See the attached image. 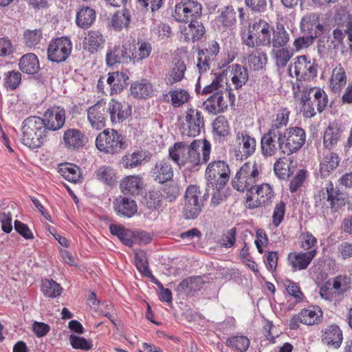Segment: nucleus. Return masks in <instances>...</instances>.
Listing matches in <instances>:
<instances>
[{
  "label": "nucleus",
  "mask_w": 352,
  "mask_h": 352,
  "mask_svg": "<svg viewBox=\"0 0 352 352\" xmlns=\"http://www.w3.org/2000/svg\"><path fill=\"white\" fill-rule=\"evenodd\" d=\"M293 55L292 50L285 47L274 48L272 50V56L278 67H286Z\"/></svg>",
  "instance_id": "obj_48"
},
{
  "label": "nucleus",
  "mask_w": 352,
  "mask_h": 352,
  "mask_svg": "<svg viewBox=\"0 0 352 352\" xmlns=\"http://www.w3.org/2000/svg\"><path fill=\"white\" fill-rule=\"evenodd\" d=\"M113 208L117 214L124 217L130 218L138 211L135 201L126 197H119L113 203Z\"/></svg>",
  "instance_id": "obj_26"
},
{
  "label": "nucleus",
  "mask_w": 352,
  "mask_h": 352,
  "mask_svg": "<svg viewBox=\"0 0 352 352\" xmlns=\"http://www.w3.org/2000/svg\"><path fill=\"white\" fill-rule=\"evenodd\" d=\"M301 112L306 118H311L316 112L322 113L327 108L329 99L326 92L320 87H305L301 90Z\"/></svg>",
  "instance_id": "obj_1"
},
{
  "label": "nucleus",
  "mask_w": 352,
  "mask_h": 352,
  "mask_svg": "<svg viewBox=\"0 0 352 352\" xmlns=\"http://www.w3.org/2000/svg\"><path fill=\"white\" fill-rule=\"evenodd\" d=\"M186 71V65L185 63L180 59L175 60L172 68L166 75V84L173 85L181 82L184 78Z\"/></svg>",
  "instance_id": "obj_38"
},
{
  "label": "nucleus",
  "mask_w": 352,
  "mask_h": 352,
  "mask_svg": "<svg viewBox=\"0 0 352 352\" xmlns=\"http://www.w3.org/2000/svg\"><path fill=\"white\" fill-rule=\"evenodd\" d=\"M201 4L192 0L176 4L173 14L177 21L184 23H196L201 19Z\"/></svg>",
  "instance_id": "obj_10"
},
{
  "label": "nucleus",
  "mask_w": 352,
  "mask_h": 352,
  "mask_svg": "<svg viewBox=\"0 0 352 352\" xmlns=\"http://www.w3.org/2000/svg\"><path fill=\"white\" fill-rule=\"evenodd\" d=\"M152 155L143 151H137L131 154L127 153L121 160V164L125 168H134L142 165L143 161H149Z\"/></svg>",
  "instance_id": "obj_33"
},
{
  "label": "nucleus",
  "mask_w": 352,
  "mask_h": 352,
  "mask_svg": "<svg viewBox=\"0 0 352 352\" xmlns=\"http://www.w3.org/2000/svg\"><path fill=\"white\" fill-rule=\"evenodd\" d=\"M294 72L297 78H314L317 76L318 64L305 56H298L294 63L293 66L290 68V72Z\"/></svg>",
  "instance_id": "obj_17"
},
{
  "label": "nucleus",
  "mask_w": 352,
  "mask_h": 352,
  "mask_svg": "<svg viewBox=\"0 0 352 352\" xmlns=\"http://www.w3.org/2000/svg\"><path fill=\"white\" fill-rule=\"evenodd\" d=\"M230 177V169L228 164L222 160L210 162L205 170L206 180V192L203 195L206 199L210 195V188H225Z\"/></svg>",
  "instance_id": "obj_3"
},
{
  "label": "nucleus",
  "mask_w": 352,
  "mask_h": 352,
  "mask_svg": "<svg viewBox=\"0 0 352 352\" xmlns=\"http://www.w3.org/2000/svg\"><path fill=\"white\" fill-rule=\"evenodd\" d=\"M152 92V85L146 80H142L140 82L137 81L131 84V94L135 98H146L151 96Z\"/></svg>",
  "instance_id": "obj_47"
},
{
  "label": "nucleus",
  "mask_w": 352,
  "mask_h": 352,
  "mask_svg": "<svg viewBox=\"0 0 352 352\" xmlns=\"http://www.w3.org/2000/svg\"><path fill=\"white\" fill-rule=\"evenodd\" d=\"M96 11L90 7H82L76 13V24L84 30L89 28L96 20Z\"/></svg>",
  "instance_id": "obj_37"
},
{
  "label": "nucleus",
  "mask_w": 352,
  "mask_h": 352,
  "mask_svg": "<svg viewBox=\"0 0 352 352\" xmlns=\"http://www.w3.org/2000/svg\"><path fill=\"white\" fill-rule=\"evenodd\" d=\"M212 126L213 133L220 138H225L230 134V124L223 116H217L214 120Z\"/></svg>",
  "instance_id": "obj_51"
},
{
  "label": "nucleus",
  "mask_w": 352,
  "mask_h": 352,
  "mask_svg": "<svg viewBox=\"0 0 352 352\" xmlns=\"http://www.w3.org/2000/svg\"><path fill=\"white\" fill-rule=\"evenodd\" d=\"M110 120L113 124H120L131 116V107L125 102L112 99L107 105Z\"/></svg>",
  "instance_id": "obj_18"
},
{
  "label": "nucleus",
  "mask_w": 352,
  "mask_h": 352,
  "mask_svg": "<svg viewBox=\"0 0 352 352\" xmlns=\"http://www.w3.org/2000/svg\"><path fill=\"white\" fill-rule=\"evenodd\" d=\"M19 67L23 73L35 75L40 69L37 56L33 53L23 55L19 60Z\"/></svg>",
  "instance_id": "obj_36"
},
{
  "label": "nucleus",
  "mask_w": 352,
  "mask_h": 352,
  "mask_svg": "<svg viewBox=\"0 0 352 352\" xmlns=\"http://www.w3.org/2000/svg\"><path fill=\"white\" fill-rule=\"evenodd\" d=\"M106 40L98 30H90L84 41V49L90 54H95L102 48Z\"/></svg>",
  "instance_id": "obj_31"
},
{
  "label": "nucleus",
  "mask_w": 352,
  "mask_h": 352,
  "mask_svg": "<svg viewBox=\"0 0 352 352\" xmlns=\"http://www.w3.org/2000/svg\"><path fill=\"white\" fill-rule=\"evenodd\" d=\"M205 120L202 112L193 107L189 108L185 115V122L182 124V135L196 137L204 129Z\"/></svg>",
  "instance_id": "obj_11"
},
{
  "label": "nucleus",
  "mask_w": 352,
  "mask_h": 352,
  "mask_svg": "<svg viewBox=\"0 0 352 352\" xmlns=\"http://www.w3.org/2000/svg\"><path fill=\"white\" fill-rule=\"evenodd\" d=\"M21 81V74L17 71H11L6 73L4 86L7 89H16Z\"/></svg>",
  "instance_id": "obj_61"
},
{
  "label": "nucleus",
  "mask_w": 352,
  "mask_h": 352,
  "mask_svg": "<svg viewBox=\"0 0 352 352\" xmlns=\"http://www.w3.org/2000/svg\"><path fill=\"white\" fill-rule=\"evenodd\" d=\"M340 157L336 153L331 152L325 155L320 165V173L322 177L329 176L339 166Z\"/></svg>",
  "instance_id": "obj_42"
},
{
  "label": "nucleus",
  "mask_w": 352,
  "mask_h": 352,
  "mask_svg": "<svg viewBox=\"0 0 352 352\" xmlns=\"http://www.w3.org/2000/svg\"><path fill=\"white\" fill-rule=\"evenodd\" d=\"M261 148L265 157L274 156L280 151L278 135L267 131L261 138Z\"/></svg>",
  "instance_id": "obj_29"
},
{
  "label": "nucleus",
  "mask_w": 352,
  "mask_h": 352,
  "mask_svg": "<svg viewBox=\"0 0 352 352\" xmlns=\"http://www.w3.org/2000/svg\"><path fill=\"white\" fill-rule=\"evenodd\" d=\"M261 168L256 163L246 162L232 179V187L239 192H245L255 187L260 178Z\"/></svg>",
  "instance_id": "obj_6"
},
{
  "label": "nucleus",
  "mask_w": 352,
  "mask_h": 352,
  "mask_svg": "<svg viewBox=\"0 0 352 352\" xmlns=\"http://www.w3.org/2000/svg\"><path fill=\"white\" fill-rule=\"evenodd\" d=\"M187 144L184 142H175L168 150L169 157L179 166L186 164Z\"/></svg>",
  "instance_id": "obj_41"
},
{
  "label": "nucleus",
  "mask_w": 352,
  "mask_h": 352,
  "mask_svg": "<svg viewBox=\"0 0 352 352\" xmlns=\"http://www.w3.org/2000/svg\"><path fill=\"white\" fill-rule=\"evenodd\" d=\"M342 130L336 122L330 123L323 133L322 143L326 149L335 148L341 139Z\"/></svg>",
  "instance_id": "obj_28"
},
{
  "label": "nucleus",
  "mask_w": 352,
  "mask_h": 352,
  "mask_svg": "<svg viewBox=\"0 0 352 352\" xmlns=\"http://www.w3.org/2000/svg\"><path fill=\"white\" fill-rule=\"evenodd\" d=\"M72 43L68 37H58L50 41L47 48V58L53 63L65 62L70 56Z\"/></svg>",
  "instance_id": "obj_12"
},
{
  "label": "nucleus",
  "mask_w": 352,
  "mask_h": 352,
  "mask_svg": "<svg viewBox=\"0 0 352 352\" xmlns=\"http://www.w3.org/2000/svg\"><path fill=\"white\" fill-rule=\"evenodd\" d=\"M41 291L45 296L56 298L60 295L62 287L53 280L45 279L42 281Z\"/></svg>",
  "instance_id": "obj_57"
},
{
  "label": "nucleus",
  "mask_w": 352,
  "mask_h": 352,
  "mask_svg": "<svg viewBox=\"0 0 352 352\" xmlns=\"http://www.w3.org/2000/svg\"><path fill=\"white\" fill-rule=\"evenodd\" d=\"M97 179L109 186H113L116 183V177L114 170L108 166L100 167L96 171Z\"/></svg>",
  "instance_id": "obj_54"
},
{
  "label": "nucleus",
  "mask_w": 352,
  "mask_h": 352,
  "mask_svg": "<svg viewBox=\"0 0 352 352\" xmlns=\"http://www.w3.org/2000/svg\"><path fill=\"white\" fill-rule=\"evenodd\" d=\"M111 234L116 236L123 244L131 247L133 244L131 232L124 226L111 224L109 227Z\"/></svg>",
  "instance_id": "obj_50"
},
{
  "label": "nucleus",
  "mask_w": 352,
  "mask_h": 352,
  "mask_svg": "<svg viewBox=\"0 0 352 352\" xmlns=\"http://www.w3.org/2000/svg\"><path fill=\"white\" fill-rule=\"evenodd\" d=\"M22 132V143L32 149L40 148L50 135L44 121L38 116H30L25 119Z\"/></svg>",
  "instance_id": "obj_2"
},
{
  "label": "nucleus",
  "mask_w": 352,
  "mask_h": 352,
  "mask_svg": "<svg viewBox=\"0 0 352 352\" xmlns=\"http://www.w3.org/2000/svg\"><path fill=\"white\" fill-rule=\"evenodd\" d=\"M236 141L239 145V151L245 158L253 155L256 151V139L246 131H239L236 134Z\"/></svg>",
  "instance_id": "obj_23"
},
{
  "label": "nucleus",
  "mask_w": 352,
  "mask_h": 352,
  "mask_svg": "<svg viewBox=\"0 0 352 352\" xmlns=\"http://www.w3.org/2000/svg\"><path fill=\"white\" fill-rule=\"evenodd\" d=\"M107 109L106 100H99L87 109V119L91 126L97 130L102 129L106 125Z\"/></svg>",
  "instance_id": "obj_16"
},
{
  "label": "nucleus",
  "mask_w": 352,
  "mask_h": 352,
  "mask_svg": "<svg viewBox=\"0 0 352 352\" xmlns=\"http://www.w3.org/2000/svg\"><path fill=\"white\" fill-rule=\"evenodd\" d=\"M135 264L138 271L145 277L151 276V272L148 269V265L146 258V254L144 251H140L135 253Z\"/></svg>",
  "instance_id": "obj_58"
},
{
  "label": "nucleus",
  "mask_w": 352,
  "mask_h": 352,
  "mask_svg": "<svg viewBox=\"0 0 352 352\" xmlns=\"http://www.w3.org/2000/svg\"><path fill=\"white\" fill-rule=\"evenodd\" d=\"M108 75L107 82L110 86L111 95L120 93L129 84V76L124 72H115Z\"/></svg>",
  "instance_id": "obj_32"
},
{
  "label": "nucleus",
  "mask_w": 352,
  "mask_h": 352,
  "mask_svg": "<svg viewBox=\"0 0 352 352\" xmlns=\"http://www.w3.org/2000/svg\"><path fill=\"white\" fill-rule=\"evenodd\" d=\"M316 22V14L310 13L304 16L300 21V30L307 34H314L318 32H314V26Z\"/></svg>",
  "instance_id": "obj_60"
},
{
  "label": "nucleus",
  "mask_w": 352,
  "mask_h": 352,
  "mask_svg": "<svg viewBox=\"0 0 352 352\" xmlns=\"http://www.w3.org/2000/svg\"><path fill=\"white\" fill-rule=\"evenodd\" d=\"M289 41V34L286 31L284 25L281 23H277L276 28L273 30L272 38L271 43L274 48H279L287 45Z\"/></svg>",
  "instance_id": "obj_43"
},
{
  "label": "nucleus",
  "mask_w": 352,
  "mask_h": 352,
  "mask_svg": "<svg viewBox=\"0 0 352 352\" xmlns=\"http://www.w3.org/2000/svg\"><path fill=\"white\" fill-rule=\"evenodd\" d=\"M204 283V280L199 276L187 277L179 283L176 287V291L179 294L194 296L196 292L201 290Z\"/></svg>",
  "instance_id": "obj_27"
},
{
  "label": "nucleus",
  "mask_w": 352,
  "mask_h": 352,
  "mask_svg": "<svg viewBox=\"0 0 352 352\" xmlns=\"http://www.w3.org/2000/svg\"><path fill=\"white\" fill-rule=\"evenodd\" d=\"M267 62V57L264 52H257L250 54L248 58V63L250 68L254 70L262 69Z\"/></svg>",
  "instance_id": "obj_59"
},
{
  "label": "nucleus",
  "mask_w": 352,
  "mask_h": 352,
  "mask_svg": "<svg viewBox=\"0 0 352 352\" xmlns=\"http://www.w3.org/2000/svg\"><path fill=\"white\" fill-rule=\"evenodd\" d=\"M223 27H232L236 21V13L232 6L225 7L217 19Z\"/></svg>",
  "instance_id": "obj_56"
},
{
  "label": "nucleus",
  "mask_w": 352,
  "mask_h": 352,
  "mask_svg": "<svg viewBox=\"0 0 352 352\" xmlns=\"http://www.w3.org/2000/svg\"><path fill=\"white\" fill-rule=\"evenodd\" d=\"M256 191L257 192V197L259 198V203L263 204V206L272 203V200L274 197V190L269 184L263 183L256 185Z\"/></svg>",
  "instance_id": "obj_53"
},
{
  "label": "nucleus",
  "mask_w": 352,
  "mask_h": 352,
  "mask_svg": "<svg viewBox=\"0 0 352 352\" xmlns=\"http://www.w3.org/2000/svg\"><path fill=\"white\" fill-rule=\"evenodd\" d=\"M63 176L69 182H77L80 178V168L74 164H67L61 168Z\"/></svg>",
  "instance_id": "obj_62"
},
{
  "label": "nucleus",
  "mask_w": 352,
  "mask_h": 352,
  "mask_svg": "<svg viewBox=\"0 0 352 352\" xmlns=\"http://www.w3.org/2000/svg\"><path fill=\"white\" fill-rule=\"evenodd\" d=\"M316 249H313L305 252H292L287 256L288 264L292 267L294 272L306 270L311 261L316 256Z\"/></svg>",
  "instance_id": "obj_19"
},
{
  "label": "nucleus",
  "mask_w": 352,
  "mask_h": 352,
  "mask_svg": "<svg viewBox=\"0 0 352 352\" xmlns=\"http://www.w3.org/2000/svg\"><path fill=\"white\" fill-rule=\"evenodd\" d=\"M96 146L105 154L115 155L127 148L125 136L117 130L107 129L100 132L96 139Z\"/></svg>",
  "instance_id": "obj_4"
},
{
  "label": "nucleus",
  "mask_w": 352,
  "mask_h": 352,
  "mask_svg": "<svg viewBox=\"0 0 352 352\" xmlns=\"http://www.w3.org/2000/svg\"><path fill=\"white\" fill-rule=\"evenodd\" d=\"M256 187L248 189L246 191L245 197V206L247 208L254 209L259 207H263V204L259 203L258 196L257 197V192L255 190Z\"/></svg>",
  "instance_id": "obj_63"
},
{
  "label": "nucleus",
  "mask_w": 352,
  "mask_h": 352,
  "mask_svg": "<svg viewBox=\"0 0 352 352\" xmlns=\"http://www.w3.org/2000/svg\"><path fill=\"white\" fill-rule=\"evenodd\" d=\"M243 43L250 47H255L271 44V32L270 24L263 19H260L249 27L247 34L242 36Z\"/></svg>",
  "instance_id": "obj_7"
},
{
  "label": "nucleus",
  "mask_w": 352,
  "mask_h": 352,
  "mask_svg": "<svg viewBox=\"0 0 352 352\" xmlns=\"http://www.w3.org/2000/svg\"><path fill=\"white\" fill-rule=\"evenodd\" d=\"M65 114L66 111L63 107L53 106L44 112L41 119L50 133L63 128L65 122Z\"/></svg>",
  "instance_id": "obj_15"
},
{
  "label": "nucleus",
  "mask_w": 352,
  "mask_h": 352,
  "mask_svg": "<svg viewBox=\"0 0 352 352\" xmlns=\"http://www.w3.org/2000/svg\"><path fill=\"white\" fill-rule=\"evenodd\" d=\"M219 52V45L214 41L209 42L204 48L198 50L197 67L200 74L210 69Z\"/></svg>",
  "instance_id": "obj_14"
},
{
  "label": "nucleus",
  "mask_w": 352,
  "mask_h": 352,
  "mask_svg": "<svg viewBox=\"0 0 352 352\" xmlns=\"http://www.w3.org/2000/svg\"><path fill=\"white\" fill-rule=\"evenodd\" d=\"M305 142V131L298 126L284 129L283 133L278 136L280 151L287 156L300 151Z\"/></svg>",
  "instance_id": "obj_5"
},
{
  "label": "nucleus",
  "mask_w": 352,
  "mask_h": 352,
  "mask_svg": "<svg viewBox=\"0 0 352 352\" xmlns=\"http://www.w3.org/2000/svg\"><path fill=\"white\" fill-rule=\"evenodd\" d=\"M131 22L130 12L127 9H122L116 12L111 19V25L115 30L120 31L127 28Z\"/></svg>",
  "instance_id": "obj_46"
},
{
  "label": "nucleus",
  "mask_w": 352,
  "mask_h": 352,
  "mask_svg": "<svg viewBox=\"0 0 352 352\" xmlns=\"http://www.w3.org/2000/svg\"><path fill=\"white\" fill-rule=\"evenodd\" d=\"M289 111L286 109H280L276 114V118L272 121L267 131L279 136L283 133V128L285 127L289 122Z\"/></svg>",
  "instance_id": "obj_39"
},
{
  "label": "nucleus",
  "mask_w": 352,
  "mask_h": 352,
  "mask_svg": "<svg viewBox=\"0 0 352 352\" xmlns=\"http://www.w3.org/2000/svg\"><path fill=\"white\" fill-rule=\"evenodd\" d=\"M301 323L307 325H312L320 320L322 311L318 307H309L303 309L300 312Z\"/></svg>",
  "instance_id": "obj_52"
},
{
  "label": "nucleus",
  "mask_w": 352,
  "mask_h": 352,
  "mask_svg": "<svg viewBox=\"0 0 352 352\" xmlns=\"http://www.w3.org/2000/svg\"><path fill=\"white\" fill-rule=\"evenodd\" d=\"M151 44L146 41L138 39L137 42V50L132 53L131 57L133 62H140L148 58L152 52Z\"/></svg>",
  "instance_id": "obj_49"
},
{
  "label": "nucleus",
  "mask_w": 352,
  "mask_h": 352,
  "mask_svg": "<svg viewBox=\"0 0 352 352\" xmlns=\"http://www.w3.org/2000/svg\"><path fill=\"white\" fill-rule=\"evenodd\" d=\"M327 192H328L327 201L329 206L327 205L326 207L329 208L332 213L338 212L346 204L345 197L342 196L338 188H334L332 182L327 184Z\"/></svg>",
  "instance_id": "obj_24"
},
{
  "label": "nucleus",
  "mask_w": 352,
  "mask_h": 352,
  "mask_svg": "<svg viewBox=\"0 0 352 352\" xmlns=\"http://www.w3.org/2000/svg\"><path fill=\"white\" fill-rule=\"evenodd\" d=\"M321 338L323 344L338 349L342 342V332L338 325L332 324L324 329Z\"/></svg>",
  "instance_id": "obj_30"
},
{
  "label": "nucleus",
  "mask_w": 352,
  "mask_h": 352,
  "mask_svg": "<svg viewBox=\"0 0 352 352\" xmlns=\"http://www.w3.org/2000/svg\"><path fill=\"white\" fill-rule=\"evenodd\" d=\"M63 140L65 147L72 151L82 148L87 142L85 133L74 128L68 129L64 132Z\"/></svg>",
  "instance_id": "obj_21"
},
{
  "label": "nucleus",
  "mask_w": 352,
  "mask_h": 352,
  "mask_svg": "<svg viewBox=\"0 0 352 352\" xmlns=\"http://www.w3.org/2000/svg\"><path fill=\"white\" fill-rule=\"evenodd\" d=\"M150 175L154 181L164 184L172 180L174 171L171 164L166 160L157 161L150 171Z\"/></svg>",
  "instance_id": "obj_22"
},
{
  "label": "nucleus",
  "mask_w": 352,
  "mask_h": 352,
  "mask_svg": "<svg viewBox=\"0 0 352 352\" xmlns=\"http://www.w3.org/2000/svg\"><path fill=\"white\" fill-rule=\"evenodd\" d=\"M231 80L236 89L241 88L248 80V72L247 68L238 65H232Z\"/></svg>",
  "instance_id": "obj_44"
},
{
  "label": "nucleus",
  "mask_w": 352,
  "mask_h": 352,
  "mask_svg": "<svg viewBox=\"0 0 352 352\" xmlns=\"http://www.w3.org/2000/svg\"><path fill=\"white\" fill-rule=\"evenodd\" d=\"M42 34L41 29L25 30L23 34L25 45L28 47H33L37 45L42 38Z\"/></svg>",
  "instance_id": "obj_64"
},
{
  "label": "nucleus",
  "mask_w": 352,
  "mask_h": 352,
  "mask_svg": "<svg viewBox=\"0 0 352 352\" xmlns=\"http://www.w3.org/2000/svg\"><path fill=\"white\" fill-rule=\"evenodd\" d=\"M131 60L130 52L126 45H117L109 47L105 57L106 64L113 67L116 64L127 63Z\"/></svg>",
  "instance_id": "obj_20"
},
{
  "label": "nucleus",
  "mask_w": 352,
  "mask_h": 352,
  "mask_svg": "<svg viewBox=\"0 0 352 352\" xmlns=\"http://www.w3.org/2000/svg\"><path fill=\"white\" fill-rule=\"evenodd\" d=\"M188 25L181 28V33L186 41H192L193 43L199 41L205 34V28L201 22L188 23Z\"/></svg>",
  "instance_id": "obj_34"
},
{
  "label": "nucleus",
  "mask_w": 352,
  "mask_h": 352,
  "mask_svg": "<svg viewBox=\"0 0 352 352\" xmlns=\"http://www.w3.org/2000/svg\"><path fill=\"white\" fill-rule=\"evenodd\" d=\"M226 344L236 351L245 352L250 346V342L245 336H235L228 338Z\"/></svg>",
  "instance_id": "obj_55"
},
{
  "label": "nucleus",
  "mask_w": 352,
  "mask_h": 352,
  "mask_svg": "<svg viewBox=\"0 0 352 352\" xmlns=\"http://www.w3.org/2000/svg\"><path fill=\"white\" fill-rule=\"evenodd\" d=\"M231 91V89H226V91L219 90L212 94L203 103L205 111L212 115L225 112L228 104L232 106L235 102V95Z\"/></svg>",
  "instance_id": "obj_8"
},
{
  "label": "nucleus",
  "mask_w": 352,
  "mask_h": 352,
  "mask_svg": "<svg viewBox=\"0 0 352 352\" xmlns=\"http://www.w3.org/2000/svg\"><path fill=\"white\" fill-rule=\"evenodd\" d=\"M202 157L198 151H187L186 153V164H189L191 167H195L200 164H206L210 160V154L211 151V144L210 142L206 139L203 141L201 148Z\"/></svg>",
  "instance_id": "obj_25"
},
{
  "label": "nucleus",
  "mask_w": 352,
  "mask_h": 352,
  "mask_svg": "<svg viewBox=\"0 0 352 352\" xmlns=\"http://www.w3.org/2000/svg\"><path fill=\"white\" fill-rule=\"evenodd\" d=\"M201 192L195 185L189 186L186 191L185 202L183 208L184 217L186 219H194L200 214L203 202L200 200Z\"/></svg>",
  "instance_id": "obj_13"
},
{
  "label": "nucleus",
  "mask_w": 352,
  "mask_h": 352,
  "mask_svg": "<svg viewBox=\"0 0 352 352\" xmlns=\"http://www.w3.org/2000/svg\"><path fill=\"white\" fill-rule=\"evenodd\" d=\"M336 25L332 32L330 46L333 49L344 46V39L347 36L349 48L352 52V16L346 14L336 19Z\"/></svg>",
  "instance_id": "obj_9"
},
{
  "label": "nucleus",
  "mask_w": 352,
  "mask_h": 352,
  "mask_svg": "<svg viewBox=\"0 0 352 352\" xmlns=\"http://www.w3.org/2000/svg\"><path fill=\"white\" fill-rule=\"evenodd\" d=\"M142 186V177L139 175L127 176L120 183V188L125 194L138 193Z\"/></svg>",
  "instance_id": "obj_45"
},
{
  "label": "nucleus",
  "mask_w": 352,
  "mask_h": 352,
  "mask_svg": "<svg viewBox=\"0 0 352 352\" xmlns=\"http://www.w3.org/2000/svg\"><path fill=\"white\" fill-rule=\"evenodd\" d=\"M190 98L188 92L184 89L170 90L167 94H163V100L169 102L175 108H178L187 102Z\"/></svg>",
  "instance_id": "obj_40"
},
{
  "label": "nucleus",
  "mask_w": 352,
  "mask_h": 352,
  "mask_svg": "<svg viewBox=\"0 0 352 352\" xmlns=\"http://www.w3.org/2000/svg\"><path fill=\"white\" fill-rule=\"evenodd\" d=\"M346 74L344 68L338 64L333 69L329 80V88L333 93H339L346 84Z\"/></svg>",
  "instance_id": "obj_35"
}]
</instances>
